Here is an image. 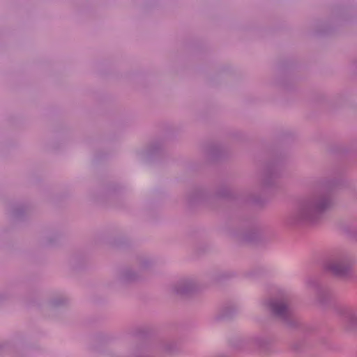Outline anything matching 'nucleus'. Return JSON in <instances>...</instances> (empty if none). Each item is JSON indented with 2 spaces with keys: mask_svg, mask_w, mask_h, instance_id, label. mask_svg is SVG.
<instances>
[{
  "mask_svg": "<svg viewBox=\"0 0 357 357\" xmlns=\"http://www.w3.org/2000/svg\"><path fill=\"white\" fill-rule=\"evenodd\" d=\"M285 307H286L283 303L273 305V310L275 313L278 314H282L284 312Z\"/></svg>",
  "mask_w": 357,
  "mask_h": 357,
  "instance_id": "nucleus-1",
  "label": "nucleus"
},
{
  "mask_svg": "<svg viewBox=\"0 0 357 357\" xmlns=\"http://www.w3.org/2000/svg\"><path fill=\"white\" fill-rule=\"evenodd\" d=\"M331 269L333 270V271L334 273H335L337 274H341L342 273V271L336 266L331 267Z\"/></svg>",
  "mask_w": 357,
  "mask_h": 357,
  "instance_id": "nucleus-2",
  "label": "nucleus"
}]
</instances>
